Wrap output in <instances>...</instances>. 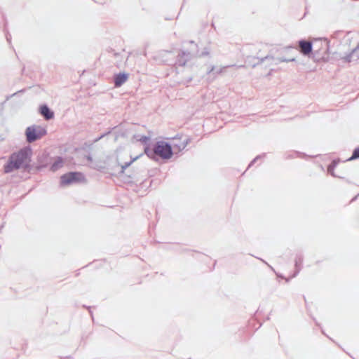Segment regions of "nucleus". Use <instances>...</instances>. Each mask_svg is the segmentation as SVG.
Masks as SVG:
<instances>
[{
	"label": "nucleus",
	"mask_w": 359,
	"mask_h": 359,
	"mask_svg": "<svg viewBox=\"0 0 359 359\" xmlns=\"http://www.w3.org/2000/svg\"><path fill=\"white\" fill-rule=\"evenodd\" d=\"M32 150L30 146H26L20 149L18 152H14L8 158V161L4 165L5 173H10L14 170L22 168L29 173L35 168L37 172L47 168L51 163V157L48 152L43 151L37 156L36 163L34 165L31 164Z\"/></svg>",
	"instance_id": "obj_1"
},
{
	"label": "nucleus",
	"mask_w": 359,
	"mask_h": 359,
	"mask_svg": "<svg viewBox=\"0 0 359 359\" xmlns=\"http://www.w3.org/2000/svg\"><path fill=\"white\" fill-rule=\"evenodd\" d=\"M144 154L151 160L158 161L159 158L168 160L173 156V149L170 143L165 141H157L153 148L148 146L144 149Z\"/></svg>",
	"instance_id": "obj_2"
},
{
	"label": "nucleus",
	"mask_w": 359,
	"mask_h": 359,
	"mask_svg": "<svg viewBox=\"0 0 359 359\" xmlns=\"http://www.w3.org/2000/svg\"><path fill=\"white\" fill-rule=\"evenodd\" d=\"M330 41L325 39H316L313 49L312 60L314 62H326L329 60Z\"/></svg>",
	"instance_id": "obj_3"
},
{
	"label": "nucleus",
	"mask_w": 359,
	"mask_h": 359,
	"mask_svg": "<svg viewBox=\"0 0 359 359\" xmlns=\"http://www.w3.org/2000/svg\"><path fill=\"white\" fill-rule=\"evenodd\" d=\"M47 134V130L37 125H32L26 128V141L29 143L34 142Z\"/></svg>",
	"instance_id": "obj_4"
},
{
	"label": "nucleus",
	"mask_w": 359,
	"mask_h": 359,
	"mask_svg": "<svg viewBox=\"0 0 359 359\" xmlns=\"http://www.w3.org/2000/svg\"><path fill=\"white\" fill-rule=\"evenodd\" d=\"M84 182H86V177L81 172H69L60 177V184L62 186H67Z\"/></svg>",
	"instance_id": "obj_5"
},
{
	"label": "nucleus",
	"mask_w": 359,
	"mask_h": 359,
	"mask_svg": "<svg viewBox=\"0 0 359 359\" xmlns=\"http://www.w3.org/2000/svg\"><path fill=\"white\" fill-rule=\"evenodd\" d=\"M298 46L297 49L304 56L312 59L313 43L311 41L306 39H300L298 41Z\"/></svg>",
	"instance_id": "obj_6"
},
{
	"label": "nucleus",
	"mask_w": 359,
	"mask_h": 359,
	"mask_svg": "<svg viewBox=\"0 0 359 359\" xmlns=\"http://www.w3.org/2000/svg\"><path fill=\"white\" fill-rule=\"evenodd\" d=\"M273 50H271L270 53L263 57H259L252 56V55H247L245 58V62L248 66L255 68L257 65L262 64L265 60H269V59H273L274 55H273Z\"/></svg>",
	"instance_id": "obj_7"
},
{
	"label": "nucleus",
	"mask_w": 359,
	"mask_h": 359,
	"mask_svg": "<svg viewBox=\"0 0 359 359\" xmlns=\"http://www.w3.org/2000/svg\"><path fill=\"white\" fill-rule=\"evenodd\" d=\"M194 57H196V56L192 52L181 50L176 57L175 64L179 67H184L187 62L190 61Z\"/></svg>",
	"instance_id": "obj_8"
},
{
	"label": "nucleus",
	"mask_w": 359,
	"mask_h": 359,
	"mask_svg": "<svg viewBox=\"0 0 359 359\" xmlns=\"http://www.w3.org/2000/svg\"><path fill=\"white\" fill-rule=\"evenodd\" d=\"M304 255L302 252L296 253L294 258V271L291 278L297 276L303 268Z\"/></svg>",
	"instance_id": "obj_9"
},
{
	"label": "nucleus",
	"mask_w": 359,
	"mask_h": 359,
	"mask_svg": "<svg viewBox=\"0 0 359 359\" xmlns=\"http://www.w3.org/2000/svg\"><path fill=\"white\" fill-rule=\"evenodd\" d=\"M341 161L340 158H334L332 161L331 163L327 166V172L329 174H330L332 177H337V178H339V179H341L344 181H346L348 184H351L352 182L348 180V179H345L344 177H341V176H339V175H337L335 172H334V169L337 166V165L339 164V163Z\"/></svg>",
	"instance_id": "obj_10"
},
{
	"label": "nucleus",
	"mask_w": 359,
	"mask_h": 359,
	"mask_svg": "<svg viewBox=\"0 0 359 359\" xmlns=\"http://www.w3.org/2000/svg\"><path fill=\"white\" fill-rule=\"evenodd\" d=\"M129 74L119 72L114 75V84L116 88L121 87L128 79Z\"/></svg>",
	"instance_id": "obj_11"
},
{
	"label": "nucleus",
	"mask_w": 359,
	"mask_h": 359,
	"mask_svg": "<svg viewBox=\"0 0 359 359\" xmlns=\"http://www.w3.org/2000/svg\"><path fill=\"white\" fill-rule=\"evenodd\" d=\"M39 113L46 121H50L54 118V112L46 104H43L39 107Z\"/></svg>",
	"instance_id": "obj_12"
},
{
	"label": "nucleus",
	"mask_w": 359,
	"mask_h": 359,
	"mask_svg": "<svg viewBox=\"0 0 359 359\" xmlns=\"http://www.w3.org/2000/svg\"><path fill=\"white\" fill-rule=\"evenodd\" d=\"M191 142V138L183 135V137L180 142V145H177V144L175 145V149L178 151H182L184 150L188 144Z\"/></svg>",
	"instance_id": "obj_13"
},
{
	"label": "nucleus",
	"mask_w": 359,
	"mask_h": 359,
	"mask_svg": "<svg viewBox=\"0 0 359 359\" xmlns=\"http://www.w3.org/2000/svg\"><path fill=\"white\" fill-rule=\"evenodd\" d=\"M50 170L53 172L57 171L58 169L62 167L63 165V158L61 156H57L56 160L52 163L50 164Z\"/></svg>",
	"instance_id": "obj_14"
},
{
	"label": "nucleus",
	"mask_w": 359,
	"mask_h": 359,
	"mask_svg": "<svg viewBox=\"0 0 359 359\" xmlns=\"http://www.w3.org/2000/svg\"><path fill=\"white\" fill-rule=\"evenodd\" d=\"M140 156H141V155L137 156H136V157H135V158H132L130 161H128V162H126V163H125L124 164H123V165H120V166H121V169H120V170L118 171V173H119V174H123V173H124L125 170H126L127 168H128V167H129V166H130V165H131V164H132L135 161H136V160H137V159ZM117 164H118V165H119V163H118Z\"/></svg>",
	"instance_id": "obj_15"
},
{
	"label": "nucleus",
	"mask_w": 359,
	"mask_h": 359,
	"mask_svg": "<svg viewBox=\"0 0 359 359\" xmlns=\"http://www.w3.org/2000/svg\"><path fill=\"white\" fill-rule=\"evenodd\" d=\"M302 155V153L297 151H290L284 154V158L286 160L300 157Z\"/></svg>",
	"instance_id": "obj_16"
},
{
	"label": "nucleus",
	"mask_w": 359,
	"mask_h": 359,
	"mask_svg": "<svg viewBox=\"0 0 359 359\" xmlns=\"http://www.w3.org/2000/svg\"><path fill=\"white\" fill-rule=\"evenodd\" d=\"M273 54L275 56L276 52H275L274 49H273ZM272 60L276 61L275 64H276V65H278V64H279L280 62H294L295 61V58L294 57L287 59V58L284 57H274V58L272 59Z\"/></svg>",
	"instance_id": "obj_17"
},
{
	"label": "nucleus",
	"mask_w": 359,
	"mask_h": 359,
	"mask_svg": "<svg viewBox=\"0 0 359 359\" xmlns=\"http://www.w3.org/2000/svg\"><path fill=\"white\" fill-rule=\"evenodd\" d=\"M273 54L275 56L276 52H275L274 49H273ZM272 60L276 61L275 64H276V65H278V64H279L280 62H294L295 61V58L294 57L287 59V58L284 57H274V58L272 59Z\"/></svg>",
	"instance_id": "obj_18"
},
{
	"label": "nucleus",
	"mask_w": 359,
	"mask_h": 359,
	"mask_svg": "<svg viewBox=\"0 0 359 359\" xmlns=\"http://www.w3.org/2000/svg\"><path fill=\"white\" fill-rule=\"evenodd\" d=\"M144 145V149L148 146L149 148H151V138L149 136L143 135L139 140Z\"/></svg>",
	"instance_id": "obj_19"
},
{
	"label": "nucleus",
	"mask_w": 359,
	"mask_h": 359,
	"mask_svg": "<svg viewBox=\"0 0 359 359\" xmlns=\"http://www.w3.org/2000/svg\"><path fill=\"white\" fill-rule=\"evenodd\" d=\"M304 297V302H305V306H306V309L307 311V313L309 315V316L313 319V320L314 321L315 324L319 327L320 328H321V325L317 321L316 318L310 312V309L309 307V305H308V303H307V301L306 299V297L305 296L303 297Z\"/></svg>",
	"instance_id": "obj_20"
},
{
	"label": "nucleus",
	"mask_w": 359,
	"mask_h": 359,
	"mask_svg": "<svg viewBox=\"0 0 359 359\" xmlns=\"http://www.w3.org/2000/svg\"><path fill=\"white\" fill-rule=\"evenodd\" d=\"M183 137V135L177 134L176 136L172 138V142L171 144L172 149H175V145L177 144V145H180V142L182 141V139Z\"/></svg>",
	"instance_id": "obj_21"
},
{
	"label": "nucleus",
	"mask_w": 359,
	"mask_h": 359,
	"mask_svg": "<svg viewBox=\"0 0 359 359\" xmlns=\"http://www.w3.org/2000/svg\"><path fill=\"white\" fill-rule=\"evenodd\" d=\"M8 25V22L6 20V18L5 15L3 13V12H0V27L3 26L4 28H6Z\"/></svg>",
	"instance_id": "obj_22"
},
{
	"label": "nucleus",
	"mask_w": 359,
	"mask_h": 359,
	"mask_svg": "<svg viewBox=\"0 0 359 359\" xmlns=\"http://www.w3.org/2000/svg\"><path fill=\"white\" fill-rule=\"evenodd\" d=\"M359 158V146L354 149L351 156L347 161H353Z\"/></svg>",
	"instance_id": "obj_23"
},
{
	"label": "nucleus",
	"mask_w": 359,
	"mask_h": 359,
	"mask_svg": "<svg viewBox=\"0 0 359 359\" xmlns=\"http://www.w3.org/2000/svg\"><path fill=\"white\" fill-rule=\"evenodd\" d=\"M266 153H263L260 155L257 156L248 165L247 169H248L250 167H251L257 160H259L261 158H264L266 157Z\"/></svg>",
	"instance_id": "obj_24"
},
{
	"label": "nucleus",
	"mask_w": 359,
	"mask_h": 359,
	"mask_svg": "<svg viewBox=\"0 0 359 359\" xmlns=\"http://www.w3.org/2000/svg\"><path fill=\"white\" fill-rule=\"evenodd\" d=\"M355 52H353V50L348 53V54H346L342 59L344 62H351L352 61V57L353 55Z\"/></svg>",
	"instance_id": "obj_25"
},
{
	"label": "nucleus",
	"mask_w": 359,
	"mask_h": 359,
	"mask_svg": "<svg viewBox=\"0 0 359 359\" xmlns=\"http://www.w3.org/2000/svg\"><path fill=\"white\" fill-rule=\"evenodd\" d=\"M210 55V48H208V47H205L204 48V49L203 50V51L197 55V57H206V56H209Z\"/></svg>",
	"instance_id": "obj_26"
},
{
	"label": "nucleus",
	"mask_w": 359,
	"mask_h": 359,
	"mask_svg": "<svg viewBox=\"0 0 359 359\" xmlns=\"http://www.w3.org/2000/svg\"><path fill=\"white\" fill-rule=\"evenodd\" d=\"M4 32L5 33V35H6V41L11 43V34L9 33L8 30V28H4Z\"/></svg>",
	"instance_id": "obj_27"
},
{
	"label": "nucleus",
	"mask_w": 359,
	"mask_h": 359,
	"mask_svg": "<svg viewBox=\"0 0 359 359\" xmlns=\"http://www.w3.org/2000/svg\"><path fill=\"white\" fill-rule=\"evenodd\" d=\"M189 43L190 44H192V45H194L195 48H196V51L195 52H193L192 53H194L196 57H197V55H198V44L195 43L194 41L193 40H190L189 41Z\"/></svg>",
	"instance_id": "obj_28"
},
{
	"label": "nucleus",
	"mask_w": 359,
	"mask_h": 359,
	"mask_svg": "<svg viewBox=\"0 0 359 359\" xmlns=\"http://www.w3.org/2000/svg\"><path fill=\"white\" fill-rule=\"evenodd\" d=\"M343 33H344V32H343L342 30H337V31H335V32L332 34V36L333 38L337 39V38H339V37L340 36V35H341V34H342Z\"/></svg>",
	"instance_id": "obj_29"
},
{
	"label": "nucleus",
	"mask_w": 359,
	"mask_h": 359,
	"mask_svg": "<svg viewBox=\"0 0 359 359\" xmlns=\"http://www.w3.org/2000/svg\"><path fill=\"white\" fill-rule=\"evenodd\" d=\"M25 90H26V89H25V88L21 89V90H18V91L15 92V93H13V94L11 95H9V96H8V97H7V100H8V99H9L10 97H11L15 96V95H18V93H24V92H25Z\"/></svg>",
	"instance_id": "obj_30"
},
{
	"label": "nucleus",
	"mask_w": 359,
	"mask_h": 359,
	"mask_svg": "<svg viewBox=\"0 0 359 359\" xmlns=\"http://www.w3.org/2000/svg\"><path fill=\"white\" fill-rule=\"evenodd\" d=\"M85 158L89 161V162H92L93 161V158H92V155L89 153L88 155H86L85 156Z\"/></svg>",
	"instance_id": "obj_31"
},
{
	"label": "nucleus",
	"mask_w": 359,
	"mask_h": 359,
	"mask_svg": "<svg viewBox=\"0 0 359 359\" xmlns=\"http://www.w3.org/2000/svg\"><path fill=\"white\" fill-rule=\"evenodd\" d=\"M88 310L89 311V313L90 315L92 320H94L93 312L91 310V306H88Z\"/></svg>",
	"instance_id": "obj_32"
},
{
	"label": "nucleus",
	"mask_w": 359,
	"mask_h": 359,
	"mask_svg": "<svg viewBox=\"0 0 359 359\" xmlns=\"http://www.w3.org/2000/svg\"><path fill=\"white\" fill-rule=\"evenodd\" d=\"M191 81H192V77H189V78H187V79H185L183 82H184V84L188 85V83H189Z\"/></svg>",
	"instance_id": "obj_33"
},
{
	"label": "nucleus",
	"mask_w": 359,
	"mask_h": 359,
	"mask_svg": "<svg viewBox=\"0 0 359 359\" xmlns=\"http://www.w3.org/2000/svg\"><path fill=\"white\" fill-rule=\"evenodd\" d=\"M257 259H260L262 262H263L264 264H266L267 266H269L273 271H274V269H273L272 266H271L266 262H265L264 259L259 258V257H257Z\"/></svg>",
	"instance_id": "obj_34"
},
{
	"label": "nucleus",
	"mask_w": 359,
	"mask_h": 359,
	"mask_svg": "<svg viewBox=\"0 0 359 359\" xmlns=\"http://www.w3.org/2000/svg\"><path fill=\"white\" fill-rule=\"evenodd\" d=\"M109 133H110V131H109V132H107V133H104V134H102V135H100L99 137H97V140H100L101 138H102L103 137H104L106 135H107V134H109Z\"/></svg>",
	"instance_id": "obj_35"
},
{
	"label": "nucleus",
	"mask_w": 359,
	"mask_h": 359,
	"mask_svg": "<svg viewBox=\"0 0 359 359\" xmlns=\"http://www.w3.org/2000/svg\"><path fill=\"white\" fill-rule=\"evenodd\" d=\"M359 50V42L358 43L357 46L353 49V52H356Z\"/></svg>",
	"instance_id": "obj_36"
},
{
	"label": "nucleus",
	"mask_w": 359,
	"mask_h": 359,
	"mask_svg": "<svg viewBox=\"0 0 359 359\" xmlns=\"http://www.w3.org/2000/svg\"><path fill=\"white\" fill-rule=\"evenodd\" d=\"M214 69H215V67H213V66H212V67L208 70V74H210L212 72H213Z\"/></svg>",
	"instance_id": "obj_37"
},
{
	"label": "nucleus",
	"mask_w": 359,
	"mask_h": 359,
	"mask_svg": "<svg viewBox=\"0 0 359 359\" xmlns=\"http://www.w3.org/2000/svg\"><path fill=\"white\" fill-rule=\"evenodd\" d=\"M358 196H359V194L351 199V202L355 201L358 198Z\"/></svg>",
	"instance_id": "obj_38"
},
{
	"label": "nucleus",
	"mask_w": 359,
	"mask_h": 359,
	"mask_svg": "<svg viewBox=\"0 0 359 359\" xmlns=\"http://www.w3.org/2000/svg\"><path fill=\"white\" fill-rule=\"evenodd\" d=\"M294 48V47L291 46H287L286 48H285L284 49H288V48Z\"/></svg>",
	"instance_id": "obj_39"
},
{
	"label": "nucleus",
	"mask_w": 359,
	"mask_h": 359,
	"mask_svg": "<svg viewBox=\"0 0 359 359\" xmlns=\"http://www.w3.org/2000/svg\"><path fill=\"white\" fill-rule=\"evenodd\" d=\"M164 53H171V51L165 50V51H164Z\"/></svg>",
	"instance_id": "obj_40"
},
{
	"label": "nucleus",
	"mask_w": 359,
	"mask_h": 359,
	"mask_svg": "<svg viewBox=\"0 0 359 359\" xmlns=\"http://www.w3.org/2000/svg\"><path fill=\"white\" fill-rule=\"evenodd\" d=\"M321 332L322 333L324 334V335H326V334L325 333L324 330L323 329H321Z\"/></svg>",
	"instance_id": "obj_41"
},
{
	"label": "nucleus",
	"mask_w": 359,
	"mask_h": 359,
	"mask_svg": "<svg viewBox=\"0 0 359 359\" xmlns=\"http://www.w3.org/2000/svg\"><path fill=\"white\" fill-rule=\"evenodd\" d=\"M277 276H278V277L281 278H283V276L282 275H278V274H277Z\"/></svg>",
	"instance_id": "obj_42"
},
{
	"label": "nucleus",
	"mask_w": 359,
	"mask_h": 359,
	"mask_svg": "<svg viewBox=\"0 0 359 359\" xmlns=\"http://www.w3.org/2000/svg\"><path fill=\"white\" fill-rule=\"evenodd\" d=\"M83 308H86V309H88V306L83 305Z\"/></svg>",
	"instance_id": "obj_43"
},
{
	"label": "nucleus",
	"mask_w": 359,
	"mask_h": 359,
	"mask_svg": "<svg viewBox=\"0 0 359 359\" xmlns=\"http://www.w3.org/2000/svg\"><path fill=\"white\" fill-rule=\"evenodd\" d=\"M80 274L79 271H77L76 276H78Z\"/></svg>",
	"instance_id": "obj_44"
},
{
	"label": "nucleus",
	"mask_w": 359,
	"mask_h": 359,
	"mask_svg": "<svg viewBox=\"0 0 359 359\" xmlns=\"http://www.w3.org/2000/svg\"><path fill=\"white\" fill-rule=\"evenodd\" d=\"M221 72H222V71H221V70H219V71H218V72H217V74H219V73H221Z\"/></svg>",
	"instance_id": "obj_45"
},
{
	"label": "nucleus",
	"mask_w": 359,
	"mask_h": 359,
	"mask_svg": "<svg viewBox=\"0 0 359 359\" xmlns=\"http://www.w3.org/2000/svg\"><path fill=\"white\" fill-rule=\"evenodd\" d=\"M22 72L25 71V67H23V68H22Z\"/></svg>",
	"instance_id": "obj_46"
}]
</instances>
